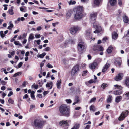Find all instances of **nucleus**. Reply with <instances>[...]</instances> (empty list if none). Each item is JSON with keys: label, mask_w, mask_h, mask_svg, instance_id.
<instances>
[{"label": "nucleus", "mask_w": 129, "mask_h": 129, "mask_svg": "<svg viewBox=\"0 0 129 129\" xmlns=\"http://www.w3.org/2000/svg\"><path fill=\"white\" fill-rule=\"evenodd\" d=\"M88 71L87 70L84 71L83 72L82 75V76H84L86 75V74L87 73Z\"/></svg>", "instance_id": "8fccbe9b"}, {"label": "nucleus", "mask_w": 129, "mask_h": 129, "mask_svg": "<svg viewBox=\"0 0 129 129\" xmlns=\"http://www.w3.org/2000/svg\"><path fill=\"white\" fill-rule=\"evenodd\" d=\"M118 37V34L117 33L113 32L112 33V37L113 39L116 40Z\"/></svg>", "instance_id": "2eb2a0df"}, {"label": "nucleus", "mask_w": 129, "mask_h": 129, "mask_svg": "<svg viewBox=\"0 0 129 129\" xmlns=\"http://www.w3.org/2000/svg\"><path fill=\"white\" fill-rule=\"evenodd\" d=\"M21 74V73L20 72H18L17 73H16L15 74H14L13 76V77H15L16 76H19V75Z\"/></svg>", "instance_id": "79ce46f5"}, {"label": "nucleus", "mask_w": 129, "mask_h": 129, "mask_svg": "<svg viewBox=\"0 0 129 129\" xmlns=\"http://www.w3.org/2000/svg\"><path fill=\"white\" fill-rule=\"evenodd\" d=\"M99 45H95L93 47V50L94 51L98 50L99 49Z\"/></svg>", "instance_id": "cd10ccee"}, {"label": "nucleus", "mask_w": 129, "mask_h": 129, "mask_svg": "<svg viewBox=\"0 0 129 129\" xmlns=\"http://www.w3.org/2000/svg\"><path fill=\"white\" fill-rule=\"evenodd\" d=\"M80 29V28L78 26H72L69 29L70 33L72 35H74Z\"/></svg>", "instance_id": "39448f33"}, {"label": "nucleus", "mask_w": 129, "mask_h": 129, "mask_svg": "<svg viewBox=\"0 0 129 129\" xmlns=\"http://www.w3.org/2000/svg\"><path fill=\"white\" fill-rule=\"evenodd\" d=\"M34 39V34L33 33H31L30 34L29 38L28 41H29V40H32Z\"/></svg>", "instance_id": "bb28decb"}, {"label": "nucleus", "mask_w": 129, "mask_h": 129, "mask_svg": "<svg viewBox=\"0 0 129 129\" xmlns=\"http://www.w3.org/2000/svg\"><path fill=\"white\" fill-rule=\"evenodd\" d=\"M29 24H35V22L33 21H31L29 22Z\"/></svg>", "instance_id": "69168bd1"}, {"label": "nucleus", "mask_w": 129, "mask_h": 129, "mask_svg": "<svg viewBox=\"0 0 129 129\" xmlns=\"http://www.w3.org/2000/svg\"><path fill=\"white\" fill-rule=\"evenodd\" d=\"M8 101L10 103L12 104L14 103V101L10 98L8 100Z\"/></svg>", "instance_id": "37998d69"}, {"label": "nucleus", "mask_w": 129, "mask_h": 129, "mask_svg": "<svg viewBox=\"0 0 129 129\" xmlns=\"http://www.w3.org/2000/svg\"><path fill=\"white\" fill-rule=\"evenodd\" d=\"M49 92V91H44L43 92L44 96H45L46 95L48 94Z\"/></svg>", "instance_id": "49530a36"}, {"label": "nucleus", "mask_w": 129, "mask_h": 129, "mask_svg": "<svg viewBox=\"0 0 129 129\" xmlns=\"http://www.w3.org/2000/svg\"><path fill=\"white\" fill-rule=\"evenodd\" d=\"M71 121L70 120H63L59 122V124L61 126L64 127L69 126V124L70 123Z\"/></svg>", "instance_id": "9d476101"}, {"label": "nucleus", "mask_w": 129, "mask_h": 129, "mask_svg": "<svg viewBox=\"0 0 129 129\" xmlns=\"http://www.w3.org/2000/svg\"><path fill=\"white\" fill-rule=\"evenodd\" d=\"M50 48L49 47H47L45 48V50L46 51H48L50 50Z\"/></svg>", "instance_id": "680f3d73"}, {"label": "nucleus", "mask_w": 129, "mask_h": 129, "mask_svg": "<svg viewBox=\"0 0 129 129\" xmlns=\"http://www.w3.org/2000/svg\"><path fill=\"white\" fill-rule=\"evenodd\" d=\"M37 96L39 98H42V95L41 94H38L37 95Z\"/></svg>", "instance_id": "774afa93"}, {"label": "nucleus", "mask_w": 129, "mask_h": 129, "mask_svg": "<svg viewBox=\"0 0 129 129\" xmlns=\"http://www.w3.org/2000/svg\"><path fill=\"white\" fill-rule=\"evenodd\" d=\"M35 36L36 38H39L40 37V34H36Z\"/></svg>", "instance_id": "603ef678"}, {"label": "nucleus", "mask_w": 129, "mask_h": 129, "mask_svg": "<svg viewBox=\"0 0 129 129\" xmlns=\"http://www.w3.org/2000/svg\"><path fill=\"white\" fill-rule=\"evenodd\" d=\"M69 5L74 4L76 3V2L74 0H70L68 2Z\"/></svg>", "instance_id": "72a5a7b5"}, {"label": "nucleus", "mask_w": 129, "mask_h": 129, "mask_svg": "<svg viewBox=\"0 0 129 129\" xmlns=\"http://www.w3.org/2000/svg\"><path fill=\"white\" fill-rule=\"evenodd\" d=\"M13 7L12 6L11 7V8L8 10V12L11 15H13L14 14V13L13 10Z\"/></svg>", "instance_id": "a878e982"}, {"label": "nucleus", "mask_w": 129, "mask_h": 129, "mask_svg": "<svg viewBox=\"0 0 129 129\" xmlns=\"http://www.w3.org/2000/svg\"><path fill=\"white\" fill-rule=\"evenodd\" d=\"M13 94V92L12 91H11L10 92V93L8 94V97H10Z\"/></svg>", "instance_id": "4d7b16f0"}, {"label": "nucleus", "mask_w": 129, "mask_h": 129, "mask_svg": "<svg viewBox=\"0 0 129 129\" xmlns=\"http://www.w3.org/2000/svg\"><path fill=\"white\" fill-rule=\"evenodd\" d=\"M107 86V85L106 83H103L101 85V87L103 89L105 88Z\"/></svg>", "instance_id": "ea45409f"}, {"label": "nucleus", "mask_w": 129, "mask_h": 129, "mask_svg": "<svg viewBox=\"0 0 129 129\" xmlns=\"http://www.w3.org/2000/svg\"><path fill=\"white\" fill-rule=\"evenodd\" d=\"M110 66V64L108 63L107 62L105 67H104L102 69V72H104L106 71Z\"/></svg>", "instance_id": "dca6fc26"}, {"label": "nucleus", "mask_w": 129, "mask_h": 129, "mask_svg": "<svg viewBox=\"0 0 129 129\" xmlns=\"http://www.w3.org/2000/svg\"><path fill=\"white\" fill-rule=\"evenodd\" d=\"M0 36L2 38H3L5 37V34H4L3 31H1L0 32Z\"/></svg>", "instance_id": "c03bdc74"}, {"label": "nucleus", "mask_w": 129, "mask_h": 129, "mask_svg": "<svg viewBox=\"0 0 129 129\" xmlns=\"http://www.w3.org/2000/svg\"><path fill=\"white\" fill-rule=\"evenodd\" d=\"M122 99V97L121 96H118L115 98V101L117 103H119Z\"/></svg>", "instance_id": "f3484780"}, {"label": "nucleus", "mask_w": 129, "mask_h": 129, "mask_svg": "<svg viewBox=\"0 0 129 129\" xmlns=\"http://www.w3.org/2000/svg\"><path fill=\"white\" fill-rule=\"evenodd\" d=\"M46 122L45 121H42L38 119H35L34 121V124L35 127L38 129H42L44 123Z\"/></svg>", "instance_id": "7ed1b4c3"}, {"label": "nucleus", "mask_w": 129, "mask_h": 129, "mask_svg": "<svg viewBox=\"0 0 129 129\" xmlns=\"http://www.w3.org/2000/svg\"><path fill=\"white\" fill-rule=\"evenodd\" d=\"M14 44L16 45H19L22 47V45L21 43H20L18 41H15L14 42Z\"/></svg>", "instance_id": "2f4dec72"}, {"label": "nucleus", "mask_w": 129, "mask_h": 129, "mask_svg": "<svg viewBox=\"0 0 129 129\" xmlns=\"http://www.w3.org/2000/svg\"><path fill=\"white\" fill-rule=\"evenodd\" d=\"M123 19L125 23H127L129 20L128 18L126 16L124 15L123 17Z\"/></svg>", "instance_id": "4be33fe9"}, {"label": "nucleus", "mask_w": 129, "mask_h": 129, "mask_svg": "<svg viewBox=\"0 0 129 129\" xmlns=\"http://www.w3.org/2000/svg\"><path fill=\"white\" fill-rule=\"evenodd\" d=\"M80 126L79 124L76 123L75 124L74 126L71 129H79Z\"/></svg>", "instance_id": "412c9836"}, {"label": "nucleus", "mask_w": 129, "mask_h": 129, "mask_svg": "<svg viewBox=\"0 0 129 129\" xmlns=\"http://www.w3.org/2000/svg\"><path fill=\"white\" fill-rule=\"evenodd\" d=\"M118 3L119 5L121 6L122 5V2L121 0H118Z\"/></svg>", "instance_id": "052dcab7"}, {"label": "nucleus", "mask_w": 129, "mask_h": 129, "mask_svg": "<svg viewBox=\"0 0 129 129\" xmlns=\"http://www.w3.org/2000/svg\"><path fill=\"white\" fill-rule=\"evenodd\" d=\"M96 100V98L95 97H94L92 98L89 101L90 103H91L92 102H95V101Z\"/></svg>", "instance_id": "a19ab883"}, {"label": "nucleus", "mask_w": 129, "mask_h": 129, "mask_svg": "<svg viewBox=\"0 0 129 129\" xmlns=\"http://www.w3.org/2000/svg\"><path fill=\"white\" fill-rule=\"evenodd\" d=\"M79 66L78 65H76L73 68L71 73L72 76H74L79 70Z\"/></svg>", "instance_id": "0eeeda50"}, {"label": "nucleus", "mask_w": 129, "mask_h": 129, "mask_svg": "<svg viewBox=\"0 0 129 129\" xmlns=\"http://www.w3.org/2000/svg\"><path fill=\"white\" fill-rule=\"evenodd\" d=\"M42 29V28L41 26L38 27L37 28V30L38 31H39L41 30Z\"/></svg>", "instance_id": "338daca9"}, {"label": "nucleus", "mask_w": 129, "mask_h": 129, "mask_svg": "<svg viewBox=\"0 0 129 129\" xmlns=\"http://www.w3.org/2000/svg\"><path fill=\"white\" fill-rule=\"evenodd\" d=\"M61 79L60 80H57L56 83L57 87L58 89H60V86L61 84Z\"/></svg>", "instance_id": "5701e85b"}, {"label": "nucleus", "mask_w": 129, "mask_h": 129, "mask_svg": "<svg viewBox=\"0 0 129 129\" xmlns=\"http://www.w3.org/2000/svg\"><path fill=\"white\" fill-rule=\"evenodd\" d=\"M38 86L37 85H35L34 84H33L31 86V87L32 88H35V89H37L38 88Z\"/></svg>", "instance_id": "de8ad7c7"}, {"label": "nucleus", "mask_w": 129, "mask_h": 129, "mask_svg": "<svg viewBox=\"0 0 129 129\" xmlns=\"http://www.w3.org/2000/svg\"><path fill=\"white\" fill-rule=\"evenodd\" d=\"M75 102H77V103L79 102V100L78 97L77 96H76L75 97Z\"/></svg>", "instance_id": "3c124183"}, {"label": "nucleus", "mask_w": 129, "mask_h": 129, "mask_svg": "<svg viewBox=\"0 0 129 129\" xmlns=\"http://www.w3.org/2000/svg\"><path fill=\"white\" fill-rule=\"evenodd\" d=\"M122 92L121 91L119 90L114 91L113 93L115 95H119L121 94L122 93Z\"/></svg>", "instance_id": "a211bd4d"}, {"label": "nucleus", "mask_w": 129, "mask_h": 129, "mask_svg": "<svg viewBox=\"0 0 129 129\" xmlns=\"http://www.w3.org/2000/svg\"><path fill=\"white\" fill-rule=\"evenodd\" d=\"M110 3L112 6H114L116 4V0H110Z\"/></svg>", "instance_id": "393cba45"}, {"label": "nucleus", "mask_w": 129, "mask_h": 129, "mask_svg": "<svg viewBox=\"0 0 129 129\" xmlns=\"http://www.w3.org/2000/svg\"><path fill=\"white\" fill-rule=\"evenodd\" d=\"M93 24V27L96 29L94 31V33H98L103 31V29L97 22H94Z\"/></svg>", "instance_id": "20e7f679"}, {"label": "nucleus", "mask_w": 129, "mask_h": 129, "mask_svg": "<svg viewBox=\"0 0 129 129\" xmlns=\"http://www.w3.org/2000/svg\"><path fill=\"white\" fill-rule=\"evenodd\" d=\"M125 84L127 86L129 87V78H127L125 80Z\"/></svg>", "instance_id": "f704fd0d"}, {"label": "nucleus", "mask_w": 129, "mask_h": 129, "mask_svg": "<svg viewBox=\"0 0 129 129\" xmlns=\"http://www.w3.org/2000/svg\"><path fill=\"white\" fill-rule=\"evenodd\" d=\"M11 22H10L9 23V26L8 27L7 29L9 30L11 29V28H13L14 26L11 23Z\"/></svg>", "instance_id": "7c9ffc66"}, {"label": "nucleus", "mask_w": 129, "mask_h": 129, "mask_svg": "<svg viewBox=\"0 0 129 129\" xmlns=\"http://www.w3.org/2000/svg\"><path fill=\"white\" fill-rule=\"evenodd\" d=\"M114 86L116 88H115V89H122V87L119 85H114Z\"/></svg>", "instance_id": "473e14b6"}, {"label": "nucleus", "mask_w": 129, "mask_h": 129, "mask_svg": "<svg viewBox=\"0 0 129 129\" xmlns=\"http://www.w3.org/2000/svg\"><path fill=\"white\" fill-rule=\"evenodd\" d=\"M65 101L67 103H71L72 102V101L70 99H67Z\"/></svg>", "instance_id": "09e8293b"}, {"label": "nucleus", "mask_w": 129, "mask_h": 129, "mask_svg": "<svg viewBox=\"0 0 129 129\" xmlns=\"http://www.w3.org/2000/svg\"><path fill=\"white\" fill-rule=\"evenodd\" d=\"M102 0H94V3L96 5H99L101 2Z\"/></svg>", "instance_id": "c9c22d12"}, {"label": "nucleus", "mask_w": 129, "mask_h": 129, "mask_svg": "<svg viewBox=\"0 0 129 129\" xmlns=\"http://www.w3.org/2000/svg\"><path fill=\"white\" fill-rule=\"evenodd\" d=\"M47 67L49 68H52L53 66L51 64H50L49 63L47 65Z\"/></svg>", "instance_id": "864d4df0"}, {"label": "nucleus", "mask_w": 129, "mask_h": 129, "mask_svg": "<svg viewBox=\"0 0 129 129\" xmlns=\"http://www.w3.org/2000/svg\"><path fill=\"white\" fill-rule=\"evenodd\" d=\"M53 85V83L51 82H50L47 83L46 85V87L47 88H48V89H50L52 88Z\"/></svg>", "instance_id": "4468645a"}, {"label": "nucleus", "mask_w": 129, "mask_h": 129, "mask_svg": "<svg viewBox=\"0 0 129 129\" xmlns=\"http://www.w3.org/2000/svg\"><path fill=\"white\" fill-rule=\"evenodd\" d=\"M18 38L20 40L24 38L22 35H21L20 36H19L18 37Z\"/></svg>", "instance_id": "e2e57ef3"}, {"label": "nucleus", "mask_w": 129, "mask_h": 129, "mask_svg": "<svg viewBox=\"0 0 129 129\" xmlns=\"http://www.w3.org/2000/svg\"><path fill=\"white\" fill-rule=\"evenodd\" d=\"M90 125H87L86 126L84 129H90Z\"/></svg>", "instance_id": "6e6d98bb"}, {"label": "nucleus", "mask_w": 129, "mask_h": 129, "mask_svg": "<svg viewBox=\"0 0 129 129\" xmlns=\"http://www.w3.org/2000/svg\"><path fill=\"white\" fill-rule=\"evenodd\" d=\"M112 100V96L109 95L107 99V101L108 103H111Z\"/></svg>", "instance_id": "c85d7f7f"}, {"label": "nucleus", "mask_w": 129, "mask_h": 129, "mask_svg": "<svg viewBox=\"0 0 129 129\" xmlns=\"http://www.w3.org/2000/svg\"><path fill=\"white\" fill-rule=\"evenodd\" d=\"M40 42L41 40H38L36 41L38 45L40 44Z\"/></svg>", "instance_id": "0e129e2a"}, {"label": "nucleus", "mask_w": 129, "mask_h": 129, "mask_svg": "<svg viewBox=\"0 0 129 129\" xmlns=\"http://www.w3.org/2000/svg\"><path fill=\"white\" fill-rule=\"evenodd\" d=\"M98 49H99L100 51H102L103 50V47H102L100 46H99Z\"/></svg>", "instance_id": "bf43d9fd"}, {"label": "nucleus", "mask_w": 129, "mask_h": 129, "mask_svg": "<svg viewBox=\"0 0 129 129\" xmlns=\"http://www.w3.org/2000/svg\"><path fill=\"white\" fill-rule=\"evenodd\" d=\"M98 63L94 62L90 64L89 66V68L92 70L95 69L98 66Z\"/></svg>", "instance_id": "f8f14e48"}, {"label": "nucleus", "mask_w": 129, "mask_h": 129, "mask_svg": "<svg viewBox=\"0 0 129 129\" xmlns=\"http://www.w3.org/2000/svg\"><path fill=\"white\" fill-rule=\"evenodd\" d=\"M128 113L129 111L128 110L123 111L118 118L119 120L120 121H122L128 115Z\"/></svg>", "instance_id": "423d86ee"}, {"label": "nucleus", "mask_w": 129, "mask_h": 129, "mask_svg": "<svg viewBox=\"0 0 129 129\" xmlns=\"http://www.w3.org/2000/svg\"><path fill=\"white\" fill-rule=\"evenodd\" d=\"M23 64V63L21 62H20L18 64V68H20L22 66Z\"/></svg>", "instance_id": "13d9d810"}, {"label": "nucleus", "mask_w": 129, "mask_h": 129, "mask_svg": "<svg viewBox=\"0 0 129 129\" xmlns=\"http://www.w3.org/2000/svg\"><path fill=\"white\" fill-rule=\"evenodd\" d=\"M72 15V12L70 11H68L67 12L66 17L67 19H69Z\"/></svg>", "instance_id": "aec40b11"}, {"label": "nucleus", "mask_w": 129, "mask_h": 129, "mask_svg": "<svg viewBox=\"0 0 129 129\" xmlns=\"http://www.w3.org/2000/svg\"><path fill=\"white\" fill-rule=\"evenodd\" d=\"M123 95H125L126 97H127L128 99H129V92H125Z\"/></svg>", "instance_id": "a18cd8bd"}, {"label": "nucleus", "mask_w": 129, "mask_h": 129, "mask_svg": "<svg viewBox=\"0 0 129 129\" xmlns=\"http://www.w3.org/2000/svg\"><path fill=\"white\" fill-rule=\"evenodd\" d=\"M97 13L95 12H93L90 14V19L91 22L93 24L94 22H96L95 20L96 18Z\"/></svg>", "instance_id": "9b49d317"}, {"label": "nucleus", "mask_w": 129, "mask_h": 129, "mask_svg": "<svg viewBox=\"0 0 129 129\" xmlns=\"http://www.w3.org/2000/svg\"><path fill=\"white\" fill-rule=\"evenodd\" d=\"M35 93V92L33 91H32V93L31 94L30 96L31 98H32V99L33 100H35V96L34 95V94Z\"/></svg>", "instance_id": "e433bc0d"}, {"label": "nucleus", "mask_w": 129, "mask_h": 129, "mask_svg": "<svg viewBox=\"0 0 129 129\" xmlns=\"http://www.w3.org/2000/svg\"><path fill=\"white\" fill-rule=\"evenodd\" d=\"M75 43L74 41L72 39H70L68 42L67 43L68 44H73Z\"/></svg>", "instance_id": "58836bf2"}, {"label": "nucleus", "mask_w": 129, "mask_h": 129, "mask_svg": "<svg viewBox=\"0 0 129 129\" xmlns=\"http://www.w3.org/2000/svg\"><path fill=\"white\" fill-rule=\"evenodd\" d=\"M46 54L45 53H43L42 54L39 55L37 57L41 58H43L46 55Z\"/></svg>", "instance_id": "c756f323"}, {"label": "nucleus", "mask_w": 129, "mask_h": 129, "mask_svg": "<svg viewBox=\"0 0 129 129\" xmlns=\"http://www.w3.org/2000/svg\"><path fill=\"white\" fill-rule=\"evenodd\" d=\"M115 63L118 66H120L121 64V63L118 61H116Z\"/></svg>", "instance_id": "5fc2aeb1"}, {"label": "nucleus", "mask_w": 129, "mask_h": 129, "mask_svg": "<svg viewBox=\"0 0 129 129\" xmlns=\"http://www.w3.org/2000/svg\"><path fill=\"white\" fill-rule=\"evenodd\" d=\"M123 76V74L121 73H119L116 76L115 80L117 81H119L122 79Z\"/></svg>", "instance_id": "ddd939ff"}, {"label": "nucleus", "mask_w": 129, "mask_h": 129, "mask_svg": "<svg viewBox=\"0 0 129 129\" xmlns=\"http://www.w3.org/2000/svg\"><path fill=\"white\" fill-rule=\"evenodd\" d=\"M70 108L65 104L61 105L59 107V111L60 113L63 115L69 117L70 115Z\"/></svg>", "instance_id": "f257e3e1"}, {"label": "nucleus", "mask_w": 129, "mask_h": 129, "mask_svg": "<svg viewBox=\"0 0 129 129\" xmlns=\"http://www.w3.org/2000/svg\"><path fill=\"white\" fill-rule=\"evenodd\" d=\"M89 109L90 111L93 112L95 111L96 110L95 106L92 105L90 107Z\"/></svg>", "instance_id": "b1692460"}, {"label": "nucleus", "mask_w": 129, "mask_h": 129, "mask_svg": "<svg viewBox=\"0 0 129 129\" xmlns=\"http://www.w3.org/2000/svg\"><path fill=\"white\" fill-rule=\"evenodd\" d=\"M83 9L82 6H78L76 8V13L75 15L74 18L77 20H78L82 18L83 16L82 13Z\"/></svg>", "instance_id": "f03ea898"}, {"label": "nucleus", "mask_w": 129, "mask_h": 129, "mask_svg": "<svg viewBox=\"0 0 129 129\" xmlns=\"http://www.w3.org/2000/svg\"><path fill=\"white\" fill-rule=\"evenodd\" d=\"M91 30L90 29L86 30L85 32V37L88 39L90 40L92 39L93 38L92 37L91 35ZM94 39H95V38H93Z\"/></svg>", "instance_id": "6e6552de"}, {"label": "nucleus", "mask_w": 129, "mask_h": 129, "mask_svg": "<svg viewBox=\"0 0 129 129\" xmlns=\"http://www.w3.org/2000/svg\"><path fill=\"white\" fill-rule=\"evenodd\" d=\"M25 20V18L23 17H22L21 18L19 17L17 19V21H19L20 20L22 21H23Z\"/></svg>", "instance_id": "4c0bfd02"}, {"label": "nucleus", "mask_w": 129, "mask_h": 129, "mask_svg": "<svg viewBox=\"0 0 129 129\" xmlns=\"http://www.w3.org/2000/svg\"><path fill=\"white\" fill-rule=\"evenodd\" d=\"M113 47L111 46H109L106 50V51L108 54L111 53L113 50Z\"/></svg>", "instance_id": "6ab92c4d"}, {"label": "nucleus", "mask_w": 129, "mask_h": 129, "mask_svg": "<svg viewBox=\"0 0 129 129\" xmlns=\"http://www.w3.org/2000/svg\"><path fill=\"white\" fill-rule=\"evenodd\" d=\"M85 46V43L82 41L79 42L78 44V51L81 52L83 50Z\"/></svg>", "instance_id": "1a4fd4ad"}]
</instances>
